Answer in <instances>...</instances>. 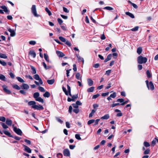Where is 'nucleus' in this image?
Listing matches in <instances>:
<instances>
[{"label": "nucleus", "instance_id": "obj_1", "mask_svg": "<svg viewBox=\"0 0 158 158\" xmlns=\"http://www.w3.org/2000/svg\"><path fill=\"white\" fill-rule=\"evenodd\" d=\"M147 61V58L146 57H143L142 56H139L137 58V62L139 64H145Z\"/></svg>", "mask_w": 158, "mask_h": 158}, {"label": "nucleus", "instance_id": "obj_2", "mask_svg": "<svg viewBox=\"0 0 158 158\" xmlns=\"http://www.w3.org/2000/svg\"><path fill=\"white\" fill-rule=\"evenodd\" d=\"M31 11L32 13L33 14L35 17H38L40 15L37 13L36 6L35 5H33L31 8Z\"/></svg>", "mask_w": 158, "mask_h": 158}, {"label": "nucleus", "instance_id": "obj_3", "mask_svg": "<svg viewBox=\"0 0 158 158\" xmlns=\"http://www.w3.org/2000/svg\"><path fill=\"white\" fill-rule=\"evenodd\" d=\"M31 107L32 108L37 110H43L44 109L43 106L40 105H35L32 106Z\"/></svg>", "mask_w": 158, "mask_h": 158}, {"label": "nucleus", "instance_id": "obj_4", "mask_svg": "<svg viewBox=\"0 0 158 158\" xmlns=\"http://www.w3.org/2000/svg\"><path fill=\"white\" fill-rule=\"evenodd\" d=\"M33 77L36 80L39 81V82H40V85H42L43 84V81L42 79L40 77L38 74H36Z\"/></svg>", "mask_w": 158, "mask_h": 158}, {"label": "nucleus", "instance_id": "obj_5", "mask_svg": "<svg viewBox=\"0 0 158 158\" xmlns=\"http://www.w3.org/2000/svg\"><path fill=\"white\" fill-rule=\"evenodd\" d=\"M3 91L4 92L8 94H10L11 93V91L8 89L6 85L2 86Z\"/></svg>", "mask_w": 158, "mask_h": 158}, {"label": "nucleus", "instance_id": "obj_6", "mask_svg": "<svg viewBox=\"0 0 158 158\" xmlns=\"http://www.w3.org/2000/svg\"><path fill=\"white\" fill-rule=\"evenodd\" d=\"M63 154L65 156H70V153L69 150L68 149H66L64 150L63 151Z\"/></svg>", "mask_w": 158, "mask_h": 158}, {"label": "nucleus", "instance_id": "obj_7", "mask_svg": "<svg viewBox=\"0 0 158 158\" xmlns=\"http://www.w3.org/2000/svg\"><path fill=\"white\" fill-rule=\"evenodd\" d=\"M14 131L18 135H22V132L21 130L17 128H14Z\"/></svg>", "mask_w": 158, "mask_h": 158}, {"label": "nucleus", "instance_id": "obj_8", "mask_svg": "<svg viewBox=\"0 0 158 158\" xmlns=\"http://www.w3.org/2000/svg\"><path fill=\"white\" fill-rule=\"evenodd\" d=\"M8 31L10 32V36L11 37H14L16 35V33L14 30L11 29L10 28L8 29Z\"/></svg>", "mask_w": 158, "mask_h": 158}, {"label": "nucleus", "instance_id": "obj_9", "mask_svg": "<svg viewBox=\"0 0 158 158\" xmlns=\"http://www.w3.org/2000/svg\"><path fill=\"white\" fill-rule=\"evenodd\" d=\"M23 147L24 148V150L28 153H31V149L27 146L23 145Z\"/></svg>", "mask_w": 158, "mask_h": 158}, {"label": "nucleus", "instance_id": "obj_10", "mask_svg": "<svg viewBox=\"0 0 158 158\" xmlns=\"http://www.w3.org/2000/svg\"><path fill=\"white\" fill-rule=\"evenodd\" d=\"M56 53L57 55L59 57H62L65 56V55L63 53L59 51H56Z\"/></svg>", "mask_w": 158, "mask_h": 158}, {"label": "nucleus", "instance_id": "obj_11", "mask_svg": "<svg viewBox=\"0 0 158 158\" xmlns=\"http://www.w3.org/2000/svg\"><path fill=\"white\" fill-rule=\"evenodd\" d=\"M21 87L22 89L26 90L28 89L29 88V86L25 83H23Z\"/></svg>", "mask_w": 158, "mask_h": 158}, {"label": "nucleus", "instance_id": "obj_12", "mask_svg": "<svg viewBox=\"0 0 158 158\" xmlns=\"http://www.w3.org/2000/svg\"><path fill=\"white\" fill-rule=\"evenodd\" d=\"M110 118L109 115L108 114H106L104 116L101 117V119L102 120H106Z\"/></svg>", "mask_w": 158, "mask_h": 158}, {"label": "nucleus", "instance_id": "obj_13", "mask_svg": "<svg viewBox=\"0 0 158 158\" xmlns=\"http://www.w3.org/2000/svg\"><path fill=\"white\" fill-rule=\"evenodd\" d=\"M29 54L33 58L36 56V53L34 51H30L29 52Z\"/></svg>", "mask_w": 158, "mask_h": 158}, {"label": "nucleus", "instance_id": "obj_14", "mask_svg": "<svg viewBox=\"0 0 158 158\" xmlns=\"http://www.w3.org/2000/svg\"><path fill=\"white\" fill-rule=\"evenodd\" d=\"M3 133L6 135H7L9 137H12V136L11 135L10 132H9L7 131H3Z\"/></svg>", "mask_w": 158, "mask_h": 158}, {"label": "nucleus", "instance_id": "obj_15", "mask_svg": "<svg viewBox=\"0 0 158 158\" xmlns=\"http://www.w3.org/2000/svg\"><path fill=\"white\" fill-rule=\"evenodd\" d=\"M6 123L8 126H10L12 124V121L9 119H7L6 121Z\"/></svg>", "mask_w": 158, "mask_h": 158}, {"label": "nucleus", "instance_id": "obj_16", "mask_svg": "<svg viewBox=\"0 0 158 158\" xmlns=\"http://www.w3.org/2000/svg\"><path fill=\"white\" fill-rule=\"evenodd\" d=\"M80 74L79 73H77L75 75V77L77 79L80 80L81 81L82 80V77H80Z\"/></svg>", "mask_w": 158, "mask_h": 158}, {"label": "nucleus", "instance_id": "obj_17", "mask_svg": "<svg viewBox=\"0 0 158 158\" xmlns=\"http://www.w3.org/2000/svg\"><path fill=\"white\" fill-rule=\"evenodd\" d=\"M156 142H158V139L155 138L153 140L152 142V145L154 146L156 144Z\"/></svg>", "mask_w": 158, "mask_h": 158}, {"label": "nucleus", "instance_id": "obj_18", "mask_svg": "<svg viewBox=\"0 0 158 158\" xmlns=\"http://www.w3.org/2000/svg\"><path fill=\"white\" fill-rule=\"evenodd\" d=\"M47 82L49 85H52L55 82V80L54 79L48 80H47Z\"/></svg>", "mask_w": 158, "mask_h": 158}, {"label": "nucleus", "instance_id": "obj_19", "mask_svg": "<svg viewBox=\"0 0 158 158\" xmlns=\"http://www.w3.org/2000/svg\"><path fill=\"white\" fill-rule=\"evenodd\" d=\"M125 14L127 15H128L132 18H135L134 15L132 14L129 12H125Z\"/></svg>", "mask_w": 158, "mask_h": 158}, {"label": "nucleus", "instance_id": "obj_20", "mask_svg": "<svg viewBox=\"0 0 158 158\" xmlns=\"http://www.w3.org/2000/svg\"><path fill=\"white\" fill-rule=\"evenodd\" d=\"M149 86L150 87V89L151 90H152L154 89V85H153L152 81H150L149 82Z\"/></svg>", "mask_w": 158, "mask_h": 158}, {"label": "nucleus", "instance_id": "obj_21", "mask_svg": "<svg viewBox=\"0 0 158 158\" xmlns=\"http://www.w3.org/2000/svg\"><path fill=\"white\" fill-rule=\"evenodd\" d=\"M94 87H91L87 89V92L88 93L92 92L94 91Z\"/></svg>", "mask_w": 158, "mask_h": 158}, {"label": "nucleus", "instance_id": "obj_22", "mask_svg": "<svg viewBox=\"0 0 158 158\" xmlns=\"http://www.w3.org/2000/svg\"><path fill=\"white\" fill-rule=\"evenodd\" d=\"M50 93L48 91L45 92V93L43 94V96L44 97L46 98H48L50 97Z\"/></svg>", "mask_w": 158, "mask_h": 158}, {"label": "nucleus", "instance_id": "obj_23", "mask_svg": "<svg viewBox=\"0 0 158 158\" xmlns=\"http://www.w3.org/2000/svg\"><path fill=\"white\" fill-rule=\"evenodd\" d=\"M40 96V94L38 92H35L33 94V97L35 99Z\"/></svg>", "mask_w": 158, "mask_h": 158}, {"label": "nucleus", "instance_id": "obj_24", "mask_svg": "<svg viewBox=\"0 0 158 158\" xmlns=\"http://www.w3.org/2000/svg\"><path fill=\"white\" fill-rule=\"evenodd\" d=\"M142 51V48L141 47H139L137 49V52L138 54L140 55Z\"/></svg>", "mask_w": 158, "mask_h": 158}, {"label": "nucleus", "instance_id": "obj_25", "mask_svg": "<svg viewBox=\"0 0 158 158\" xmlns=\"http://www.w3.org/2000/svg\"><path fill=\"white\" fill-rule=\"evenodd\" d=\"M88 83L89 86H91L93 85V81L91 79L88 80Z\"/></svg>", "mask_w": 158, "mask_h": 158}, {"label": "nucleus", "instance_id": "obj_26", "mask_svg": "<svg viewBox=\"0 0 158 158\" xmlns=\"http://www.w3.org/2000/svg\"><path fill=\"white\" fill-rule=\"evenodd\" d=\"M35 100L42 103L44 102L43 99L39 97L35 99Z\"/></svg>", "mask_w": 158, "mask_h": 158}, {"label": "nucleus", "instance_id": "obj_27", "mask_svg": "<svg viewBox=\"0 0 158 158\" xmlns=\"http://www.w3.org/2000/svg\"><path fill=\"white\" fill-rule=\"evenodd\" d=\"M1 8L6 13L8 12V10L7 9V8L5 6H1Z\"/></svg>", "mask_w": 158, "mask_h": 158}, {"label": "nucleus", "instance_id": "obj_28", "mask_svg": "<svg viewBox=\"0 0 158 158\" xmlns=\"http://www.w3.org/2000/svg\"><path fill=\"white\" fill-rule=\"evenodd\" d=\"M16 78L17 79V80L18 81H19L20 82L24 83L25 82V81H24V80L20 77H16Z\"/></svg>", "mask_w": 158, "mask_h": 158}, {"label": "nucleus", "instance_id": "obj_29", "mask_svg": "<svg viewBox=\"0 0 158 158\" xmlns=\"http://www.w3.org/2000/svg\"><path fill=\"white\" fill-rule=\"evenodd\" d=\"M96 111V110H92L91 112L89 114V117L91 118V117H92V116H93V114Z\"/></svg>", "mask_w": 158, "mask_h": 158}, {"label": "nucleus", "instance_id": "obj_30", "mask_svg": "<svg viewBox=\"0 0 158 158\" xmlns=\"http://www.w3.org/2000/svg\"><path fill=\"white\" fill-rule=\"evenodd\" d=\"M44 56L45 59L48 62H49V60L48 59V56L47 54L45 53L44 54Z\"/></svg>", "mask_w": 158, "mask_h": 158}, {"label": "nucleus", "instance_id": "obj_31", "mask_svg": "<svg viewBox=\"0 0 158 158\" xmlns=\"http://www.w3.org/2000/svg\"><path fill=\"white\" fill-rule=\"evenodd\" d=\"M113 102V103L110 105V107L111 108H113L117 106L120 105V104L119 103H114V102Z\"/></svg>", "mask_w": 158, "mask_h": 158}, {"label": "nucleus", "instance_id": "obj_32", "mask_svg": "<svg viewBox=\"0 0 158 158\" xmlns=\"http://www.w3.org/2000/svg\"><path fill=\"white\" fill-rule=\"evenodd\" d=\"M67 88L68 89V92L69 93V94L70 96H71V88L70 86L68 85H67Z\"/></svg>", "mask_w": 158, "mask_h": 158}, {"label": "nucleus", "instance_id": "obj_33", "mask_svg": "<svg viewBox=\"0 0 158 158\" xmlns=\"http://www.w3.org/2000/svg\"><path fill=\"white\" fill-rule=\"evenodd\" d=\"M36 102L34 101H31L28 102V104L29 106L35 105Z\"/></svg>", "mask_w": 158, "mask_h": 158}, {"label": "nucleus", "instance_id": "obj_34", "mask_svg": "<svg viewBox=\"0 0 158 158\" xmlns=\"http://www.w3.org/2000/svg\"><path fill=\"white\" fill-rule=\"evenodd\" d=\"M31 68L32 71V73L33 74H35L36 73V72L35 68L33 66H31Z\"/></svg>", "mask_w": 158, "mask_h": 158}, {"label": "nucleus", "instance_id": "obj_35", "mask_svg": "<svg viewBox=\"0 0 158 158\" xmlns=\"http://www.w3.org/2000/svg\"><path fill=\"white\" fill-rule=\"evenodd\" d=\"M104 9H106L108 10H111L114 9V8L110 6H106L103 8Z\"/></svg>", "mask_w": 158, "mask_h": 158}, {"label": "nucleus", "instance_id": "obj_36", "mask_svg": "<svg viewBox=\"0 0 158 158\" xmlns=\"http://www.w3.org/2000/svg\"><path fill=\"white\" fill-rule=\"evenodd\" d=\"M59 40L62 42H66V39L64 37L62 36H59Z\"/></svg>", "mask_w": 158, "mask_h": 158}, {"label": "nucleus", "instance_id": "obj_37", "mask_svg": "<svg viewBox=\"0 0 158 158\" xmlns=\"http://www.w3.org/2000/svg\"><path fill=\"white\" fill-rule=\"evenodd\" d=\"M45 10L49 16L52 15V14L51 12L49 10L48 8H46L45 9Z\"/></svg>", "mask_w": 158, "mask_h": 158}, {"label": "nucleus", "instance_id": "obj_38", "mask_svg": "<svg viewBox=\"0 0 158 158\" xmlns=\"http://www.w3.org/2000/svg\"><path fill=\"white\" fill-rule=\"evenodd\" d=\"M38 89L41 92H45V89H44V88L42 87H41V86H39L38 88Z\"/></svg>", "mask_w": 158, "mask_h": 158}, {"label": "nucleus", "instance_id": "obj_39", "mask_svg": "<svg viewBox=\"0 0 158 158\" xmlns=\"http://www.w3.org/2000/svg\"><path fill=\"white\" fill-rule=\"evenodd\" d=\"M143 145L146 147H148L150 146L149 143L146 141H144V142Z\"/></svg>", "mask_w": 158, "mask_h": 158}, {"label": "nucleus", "instance_id": "obj_40", "mask_svg": "<svg viewBox=\"0 0 158 158\" xmlns=\"http://www.w3.org/2000/svg\"><path fill=\"white\" fill-rule=\"evenodd\" d=\"M95 122V120L91 119L89 120L87 122V124L88 125H89L91 124L94 123Z\"/></svg>", "mask_w": 158, "mask_h": 158}, {"label": "nucleus", "instance_id": "obj_41", "mask_svg": "<svg viewBox=\"0 0 158 158\" xmlns=\"http://www.w3.org/2000/svg\"><path fill=\"white\" fill-rule=\"evenodd\" d=\"M1 58L6 59L7 58V56L6 54L1 53Z\"/></svg>", "mask_w": 158, "mask_h": 158}, {"label": "nucleus", "instance_id": "obj_42", "mask_svg": "<svg viewBox=\"0 0 158 158\" xmlns=\"http://www.w3.org/2000/svg\"><path fill=\"white\" fill-rule=\"evenodd\" d=\"M146 73H147V77L148 78H149L151 77V76H152L150 72H149V71L148 70L147 71Z\"/></svg>", "mask_w": 158, "mask_h": 158}, {"label": "nucleus", "instance_id": "obj_43", "mask_svg": "<svg viewBox=\"0 0 158 158\" xmlns=\"http://www.w3.org/2000/svg\"><path fill=\"white\" fill-rule=\"evenodd\" d=\"M77 57L78 59L79 60H81L82 61V62L83 63V64L84 63V60L83 58H82L81 56H80L78 55H77Z\"/></svg>", "mask_w": 158, "mask_h": 158}, {"label": "nucleus", "instance_id": "obj_44", "mask_svg": "<svg viewBox=\"0 0 158 158\" xmlns=\"http://www.w3.org/2000/svg\"><path fill=\"white\" fill-rule=\"evenodd\" d=\"M1 80H2L4 81H6V78L3 75L1 74Z\"/></svg>", "mask_w": 158, "mask_h": 158}, {"label": "nucleus", "instance_id": "obj_45", "mask_svg": "<svg viewBox=\"0 0 158 158\" xmlns=\"http://www.w3.org/2000/svg\"><path fill=\"white\" fill-rule=\"evenodd\" d=\"M116 96V93H115V92L113 93V94H110V96L111 98H115Z\"/></svg>", "mask_w": 158, "mask_h": 158}, {"label": "nucleus", "instance_id": "obj_46", "mask_svg": "<svg viewBox=\"0 0 158 158\" xmlns=\"http://www.w3.org/2000/svg\"><path fill=\"white\" fill-rule=\"evenodd\" d=\"M29 44L32 45H34L36 44V42L34 40H31L29 42Z\"/></svg>", "mask_w": 158, "mask_h": 158}, {"label": "nucleus", "instance_id": "obj_47", "mask_svg": "<svg viewBox=\"0 0 158 158\" xmlns=\"http://www.w3.org/2000/svg\"><path fill=\"white\" fill-rule=\"evenodd\" d=\"M62 89H63V91L64 92L66 95L68 96V92L66 90V89L65 88H64V87H63Z\"/></svg>", "mask_w": 158, "mask_h": 158}, {"label": "nucleus", "instance_id": "obj_48", "mask_svg": "<svg viewBox=\"0 0 158 158\" xmlns=\"http://www.w3.org/2000/svg\"><path fill=\"white\" fill-rule=\"evenodd\" d=\"M13 87L14 88L17 90H19L20 89V88L17 85H13Z\"/></svg>", "mask_w": 158, "mask_h": 158}, {"label": "nucleus", "instance_id": "obj_49", "mask_svg": "<svg viewBox=\"0 0 158 158\" xmlns=\"http://www.w3.org/2000/svg\"><path fill=\"white\" fill-rule=\"evenodd\" d=\"M1 125L4 129H6L8 128V127L5 123H2Z\"/></svg>", "mask_w": 158, "mask_h": 158}, {"label": "nucleus", "instance_id": "obj_50", "mask_svg": "<svg viewBox=\"0 0 158 158\" xmlns=\"http://www.w3.org/2000/svg\"><path fill=\"white\" fill-rule=\"evenodd\" d=\"M150 149L148 148L144 151L143 153L144 154H148L150 152Z\"/></svg>", "mask_w": 158, "mask_h": 158}, {"label": "nucleus", "instance_id": "obj_51", "mask_svg": "<svg viewBox=\"0 0 158 158\" xmlns=\"http://www.w3.org/2000/svg\"><path fill=\"white\" fill-rule=\"evenodd\" d=\"M75 137L76 139L78 140H81V138L80 137V135L79 134H76L75 135Z\"/></svg>", "mask_w": 158, "mask_h": 158}, {"label": "nucleus", "instance_id": "obj_52", "mask_svg": "<svg viewBox=\"0 0 158 158\" xmlns=\"http://www.w3.org/2000/svg\"><path fill=\"white\" fill-rule=\"evenodd\" d=\"M139 28V27L138 26H136L134 28H133L131 29V30L132 31H136L138 30Z\"/></svg>", "mask_w": 158, "mask_h": 158}, {"label": "nucleus", "instance_id": "obj_53", "mask_svg": "<svg viewBox=\"0 0 158 158\" xmlns=\"http://www.w3.org/2000/svg\"><path fill=\"white\" fill-rule=\"evenodd\" d=\"M111 72V70H108L106 71L105 74L108 76L110 73Z\"/></svg>", "mask_w": 158, "mask_h": 158}, {"label": "nucleus", "instance_id": "obj_54", "mask_svg": "<svg viewBox=\"0 0 158 158\" xmlns=\"http://www.w3.org/2000/svg\"><path fill=\"white\" fill-rule=\"evenodd\" d=\"M1 64L5 66L6 65V63L3 61L1 60Z\"/></svg>", "mask_w": 158, "mask_h": 158}, {"label": "nucleus", "instance_id": "obj_55", "mask_svg": "<svg viewBox=\"0 0 158 158\" xmlns=\"http://www.w3.org/2000/svg\"><path fill=\"white\" fill-rule=\"evenodd\" d=\"M56 119L58 122L60 123L61 124H62L63 122V121L62 120H61L60 119V118H59L56 117Z\"/></svg>", "mask_w": 158, "mask_h": 158}, {"label": "nucleus", "instance_id": "obj_56", "mask_svg": "<svg viewBox=\"0 0 158 158\" xmlns=\"http://www.w3.org/2000/svg\"><path fill=\"white\" fill-rule=\"evenodd\" d=\"M99 96L100 94H98L94 95L93 96L92 99H95L98 97Z\"/></svg>", "mask_w": 158, "mask_h": 158}, {"label": "nucleus", "instance_id": "obj_57", "mask_svg": "<svg viewBox=\"0 0 158 158\" xmlns=\"http://www.w3.org/2000/svg\"><path fill=\"white\" fill-rule=\"evenodd\" d=\"M124 101V100L123 98H119L117 100V102H119L121 103H123V102Z\"/></svg>", "mask_w": 158, "mask_h": 158}, {"label": "nucleus", "instance_id": "obj_58", "mask_svg": "<svg viewBox=\"0 0 158 158\" xmlns=\"http://www.w3.org/2000/svg\"><path fill=\"white\" fill-rule=\"evenodd\" d=\"M42 64H43V65L44 67V68L45 69H49V68L48 67H47L46 64L44 62H43L42 63Z\"/></svg>", "mask_w": 158, "mask_h": 158}, {"label": "nucleus", "instance_id": "obj_59", "mask_svg": "<svg viewBox=\"0 0 158 158\" xmlns=\"http://www.w3.org/2000/svg\"><path fill=\"white\" fill-rule=\"evenodd\" d=\"M73 112L76 114H77L79 111V109L78 108L74 109L73 110Z\"/></svg>", "mask_w": 158, "mask_h": 158}, {"label": "nucleus", "instance_id": "obj_60", "mask_svg": "<svg viewBox=\"0 0 158 158\" xmlns=\"http://www.w3.org/2000/svg\"><path fill=\"white\" fill-rule=\"evenodd\" d=\"M109 94V92H107L105 93H102V97H105L106 96H107Z\"/></svg>", "mask_w": 158, "mask_h": 158}, {"label": "nucleus", "instance_id": "obj_61", "mask_svg": "<svg viewBox=\"0 0 158 158\" xmlns=\"http://www.w3.org/2000/svg\"><path fill=\"white\" fill-rule=\"evenodd\" d=\"M57 21H58V22L59 23L60 25L61 24L63 23V21L61 19H60V18H58V19Z\"/></svg>", "mask_w": 158, "mask_h": 158}, {"label": "nucleus", "instance_id": "obj_62", "mask_svg": "<svg viewBox=\"0 0 158 158\" xmlns=\"http://www.w3.org/2000/svg\"><path fill=\"white\" fill-rule=\"evenodd\" d=\"M131 4L133 6L135 9H137L138 8V6H137L135 4H134V3H133L132 2H131Z\"/></svg>", "mask_w": 158, "mask_h": 158}, {"label": "nucleus", "instance_id": "obj_63", "mask_svg": "<svg viewBox=\"0 0 158 158\" xmlns=\"http://www.w3.org/2000/svg\"><path fill=\"white\" fill-rule=\"evenodd\" d=\"M9 75H10V77L12 78V79L14 78L15 75H14V74L13 73H12L11 72H10L9 73Z\"/></svg>", "mask_w": 158, "mask_h": 158}, {"label": "nucleus", "instance_id": "obj_64", "mask_svg": "<svg viewBox=\"0 0 158 158\" xmlns=\"http://www.w3.org/2000/svg\"><path fill=\"white\" fill-rule=\"evenodd\" d=\"M24 141L25 142H26L27 144H30L31 143V141L27 139H25Z\"/></svg>", "mask_w": 158, "mask_h": 158}]
</instances>
